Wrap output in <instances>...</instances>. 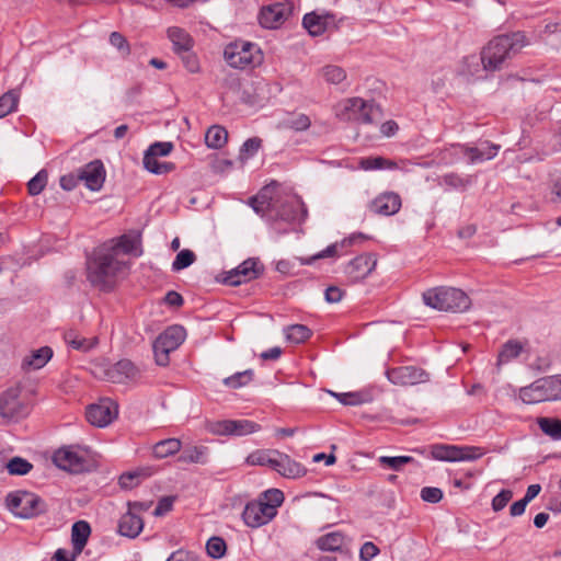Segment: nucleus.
Listing matches in <instances>:
<instances>
[{
	"mask_svg": "<svg viewBox=\"0 0 561 561\" xmlns=\"http://www.w3.org/2000/svg\"><path fill=\"white\" fill-rule=\"evenodd\" d=\"M248 205L261 217L282 220L288 224H300L307 217V208L302 199L293 193L284 192L273 181L248 201Z\"/></svg>",
	"mask_w": 561,
	"mask_h": 561,
	"instance_id": "obj_1",
	"label": "nucleus"
},
{
	"mask_svg": "<svg viewBox=\"0 0 561 561\" xmlns=\"http://www.w3.org/2000/svg\"><path fill=\"white\" fill-rule=\"evenodd\" d=\"M88 280L100 290H112L127 271V263L115 249L101 248L88 262Z\"/></svg>",
	"mask_w": 561,
	"mask_h": 561,
	"instance_id": "obj_2",
	"label": "nucleus"
},
{
	"mask_svg": "<svg viewBox=\"0 0 561 561\" xmlns=\"http://www.w3.org/2000/svg\"><path fill=\"white\" fill-rule=\"evenodd\" d=\"M528 45L522 32L500 35L491 39L481 51V62L486 71H497L506 61Z\"/></svg>",
	"mask_w": 561,
	"mask_h": 561,
	"instance_id": "obj_3",
	"label": "nucleus"
},
{
	"mask_svg": "<svg viewBox=\"0 0 561 561\" xmlns=\"http://www.w3.org/2000/svg\"><path fill=\"white\" fill-rule=\"evenodd\" d=\"M426 306L447 312H465L471 306L468 295L461 289L439 286L430 288L422 295Z\"/></svg>",
	"mask_w": 561,
	"mask_h": 561,
	"instance_id": "obj_4",
	"label": "nucleus"
},
{
	"mask_svg": "<svg viewBox=\"0 0 561 561\" xmlns=\"http://www.w3.org/2000/svg\"><path fill=\"white\" fill-rule=\"evenodd\" d=\"M284 502V493L279 489H268L261 493L254 502L248 503V527H260L270 523L277 508Z\"/></svg>",
	"mask_w": 561,
	"mask_h": 561,
	"instance_id": "obj_5",
	"label": "nucleus"
},
{
	"mask_svg": "<svg viewBox=\"0 0 561 561\" xmlns=\"http://www.w3.org/2000/svg\"><path fill=\"white\" fill-rule=\"evenodd\" d=\"M335 115L344 122L371 124L380 116V108L374 102L354 96L339 102L335 106Z\"/></svg>",
	"mask_w": 561,
	"mask_h": 561,
	"instance_id": "obj_6",
	"label": "nucleus"
},
{
	"mask_svg": "<svg viewBox=\"0 0 561 561\" xmlns=\"http://www.w3.org/2000/svg\"><path fill=\"white\" fill-rule=\"evenodd\" d=\"M518 396L526 404L561 400V375L539 378L520 388Z\"/></svg>",
	"mask_w": 561,
	"mask_h": 561,
	"instance_id": "obj_7",
	"label": "nucleus"
},
{
	"mask_svg": "<svg viewBox=\"0 0 561 561\" xmlns=\"http://www.w3.org/2000/svg\"><path fill=\"white\" fill-rule=\"evenodd\" d=\"M92 373L95 377L113 383L135 381L140 377L139 368L129 359H121L115 364L106 360L96 362L93 364Z\"/></svg>",
	"mask_w": 561,
	"mask_h": 561,
	"instance_id": "obj_8",
	"label": "nucleus"
},
{
	"mask_svg": "<svg viewBox=\"0 0 561 561\" xmlns=\"http://www.w3.org/2000/svg\"><path fill=\"white\" fill-rule=\"evenodd\" d=\"M20 385L8 388L0 394V416L8 421H19L30 413V405L21 399Z\"/></svg>",
	"mask_w": 561,
	"mask_h": 561,
	"instance_id": "obj_9",
	"label": "nucleus"
},
{
	"mask_svg": "<svg viewBox=\"0 0 561 561\" xmlns=\"http://www.w3.org/2000/svg\"><path fill=\"white\" fill-rule=\"evenodd\" d=\"M7 505L13 514L22 518H32L46 511L43 500L30 492L9 494Z\"/></svg>",
	"mask_w": 561,
	"mask_h": 561,
	"instance_id": "obj_10",
	"label": "nucleus"
},
{
	"mask_svg": "<svg viewBox=\"0 0 561 561\" xmlns=\"http://www.w3.org/2000/svg\"><path fill=\"white\" fill-rule=\"evenodd\" d=\"M431 455L440 461H473L484 455L482 448L477 446H457L436 444L431 447Z\"/></svg>",
	"mask_w": 561,
	"mask_h": 561,
	"instance_id": "obj_11",
	"label": "nucleus"
},
{
	"mask_svg": "<svg viewBox=\"0 0 561 561\" xmlns=\"http://www.w3.org/2000/svg\"><path fill=\"white\" fill-rule=\"evenodd\" d=\"M294 13L291 1H282L261 8L257 20L262 27L276 30L280 27Z\"/></svg>",
	"mask_w": 561,
	"mask_h": 561,
	"instance_id": "obj_12",
	"label": "nucleus"
},
{
	"mask_svg": "<svg viewBox=\"0 0 561 561\" xmlns=\"http://www.w3.org/2000/svg\"><path fill=\"white\" fill-rule=\"evenodd\" d=\"M386 375L391 383L403 387L426 382L428 380V374L415 366L389 368Z\"/></svg>",
	"mask_w": 561,
	"mask_h": 561,
	"instance_id": "obj_13",
	"label": "nucleus"
},
{
	"mask_svg": "<svg viewBox=\"0 0 561 561\" xmlns=\"http://www.w3.org/2000/svg\"><path fill=\"white\" fill-rule=\"evenodd\" d=\"M53 461L58 468L71 473H80L87 466L84 456L71 446L61 447L56 450Z\"/></svg>",
	"mask_w": 561,
	"mask_h": 561,
	"instance_id": "obj_14",
	"label": "nucleus"
},
{
	"mask_svg": "<svg viewBox=\"0 0 561 561\" xmlns=\"http://www.w3.org/2000/svg\"><path fill=\"white\" fill-rule=\"evenodd\" d=\"M87 420L94 426L104 427L117 416V404L110 399L101 400L87 409Z\"/></svg>",
	"mask_w": 561,
	"mask_h": 561,
	"instance_id": "obj_15",
	"label": "nucleus"
},
{
	"mask_svg": "<svg viewBox=\"0 0 561 561\" xmlns=\"http://www.w3.org/2000/svg\"><path fill=\"white\" fill-rule=\"evenodd\" d=\"M377 259L374 254L365 253L353 259L346 266L345 273L353 282L367 277L376 267Z\"/></svg>",
	"mask_w": 561,
	"mask_h": 561,
	"instance_id": "obj_16",
	"label": "nucleus"
},
{
	"mask_svg": "<svg viewBox=\"0 0 561 561\" xmlns=\"http://www.w3.org/2000/svg\"><path fill=\"white\" fill-rule=\"evenodd\" d=\"M401 205V197L398 193L383 192L369 203L368 209L376 215L391 216L400 210Z\"/></svg>",
	"mask_w": 561,
	"mask_h": 561,
	"instance_id": "obj_17",
	"label": "nucleus"
},
{
	"mask_svg": "<svg viewBox=\"0 0 561 561\" xmlns=\"http://www.w3.org/2000/svg\"><path fill=\"white\" fill-rule=\"evenodd\" d=\"M273 470L287 479H298L307 473L306 467L290 458L287 454L277 450V455L273 462Z\"/></svg>",
	"mask_w": 561,
	"mask_h": 561,
	"instance_id": "obj_18",
	"label": "nucleus"
},
{
	"mask_svg": "<svg viewBox=\"0 0 561 561\" xmlns=\"http://www.w3.org/2000/svg\"><path fill=\"white\" fill-rule=\"evenodd\" d=\"M105 169L100 160H94L79 170V178L91 191H100L105 181Z\"/></svg>",
	"mask_w": 561,
	"mask_h": 561,
	"instance_id": "obj_19",
	"label": "nucleus"
},
{
	"mask_svg": "<svg viewBox=\"0 0 561 561\" xmlns=\"http://www.w3.org/2000/svg\"><path fill=\"white\" fill-rule=\"evenodd\" d=\"M453 148L467 156L470 163H479L493 159L497 154L500 146L484 142L481 145V147L457 145L453 146Z\"/></svg>",
	"mask_w": 561,
	"mask_h": 561,
	"instance_id": "obj_20",
	"label": "nucleus"
},
{
	"mask_svg": "<svg viewBox=\"0 0 561 561\" xmlns=\"http://www.w3.org/2000/svg\"><path fill=\"white\" fill-rule=\"evenodd\" d=\"M453 148L467 156L470 163H479L493 159L497 154L500 146L484 142L481 145V147L457 145L453 146Z\"/></svg>",
	"mask_w": 561,
	"mask_h": 561,
	"instance_id": "obj_21",
	"label": "nucleus"
},
{
	"mask_svg": "<svg viewBox=\"0 0 561 561\" xmlns=\"http://www.w3.org/2000/svg\"><path fill=\"white\" fill-rule=\"evenodd\" d=\"M167 35L173 45L174 53L178 55L191 50L194 45L192 36L184 28L179 26L169 27Z\"/></svg>",
	"mask_w": 561,
	"mask_h": 561,
	"instance_id": "obj_22",
	"label": "nucleus"
},
{
	"mask_svg": "<svg viewBox=\"0 0 561 561\" xmlns=\"http://www.w3.org/2000/svg\"><path fill=\"white\" fill-rule=\"evenodd\" d=\"M185 330L181 325H171L164 330L154 341L159 345L168 347L169 351H175L185 340Z\"/></svg>",
	"mask_w": 561,
	"mask_h": 561,
	"instance_id": "obj_23",
	"label": "nucleus"
},
{
	"mask_svg": "<svg viewBox=\"0 0 561 561\" xmlns=\"http://www.w3.org/2000/svg\"><path fill=\"white\" fill-rule=\"evenodd\" d=\"M332 20L333 15L331 14L320 15L316 12H311L305 14L302 25L311 36H320L327 31V27Z\"/></svg>",
	"mask_w": 561,
	"mask_h": 561,
	"instance_id": "obj_24",
	"label": "nucleus"
},
{
	"mask_svg": "<svg viewBox=\"0 0 561 561\" xmlns=\"http://www.w3.org/2000/svg\"><path fill=\"white\" fill-rule=\"evenodd\" d=\"M144 528V520L131 511L125 513L118 523V531L122 536L135 538Z\"/></svg>",
	"mask_w": 561,
	"mask_h": 561,
	"instance_id": "obj_25",
	"label": "nucleus"
},
{
	"mask_svg": "<svg viewBox=\"0 0 561 561\" xmlns=\"http://www.w3.org/2000/svg\"><path fill=\"white\" fill-rule=\"evenodd\" d=\"M91 535V527L85 520H78L71 527V543L75 554H80Z\"/></svg>",
	"mask_w": 561,
	"mask_h": 561,
	"instance_id": "obj_26",
	"label": "nucleus"
},
{
	"mask_svg": "<svg viewBox=\"0 0 561 561\" xmlns=\"http://www.w3.org/2000/svg\"><path fill=\"white\" fill-rule=\"evenodd\" d=\"M244 422L243 421H216L207 424L208 432L215 435H243L244 432Z\"/></svg>",
	"mask_w": 561,
	"mask_h": 561,
	"instance_id": "obj_27",
	"label": "nucleus"
},
{
	"mask_svg": "<svg viewBox=\"0 0 561 561\" xmlns=\"http://www.w3.org/2000/svg\"><path fill=\"white\" fill-rule=\"evenodd\" d=\"M245 42H233L226 46L224 57L230 67L243 69L245 66Z\"/></svg>",
	"mask_w": 561,
	"mask_h": 561,
	"instance_id": "obj_28",
	"label": "nucleus"
},
{
	"mask_svg": "<svg viewBox=\"0 0 561 561\" xmlns=\"http://www.w3.org/2000/svg\"><path fill=\"white\" fill-rule=\"evenodd\" d=\"M53 356V350L49 346H43L33 351L28 356L24 357L22 362L23 369H41L43 368Z\"/></svg>",
	"mask_w": 561,
	"mask_h": 561,
	"instance_id": "obj_29",
	"label": "nucleus"
},
{
	"mask_svg": "<svg viewBox=\"0 0 561 561\" xmlns=\"http://www.w3.org/2000/svg\"><path fill=\"white\" fill-rule=\"evenodd\" d=\"M182 443L178 438H167L158 442L152 447V455L157 459H163L181 450Z\"/></svg>",
	"mask_w": 561,
	"mask_h": 561,
	"instance_id": "obj_30",
	"label": "nucleus"
},
{
	"mask_svg": "<svg viewBox=\"0 0 561 561\" xmlns=\"http://www.w3.org/2000/svg\"><path fill=\"white\" fill-rule=\"evenodd\" d=\"M358 168L364 171H375V170H383L397 169V163L392 160L386 159L383 157H365L358 160Z\"/></svg>",
	"mask_w": 561,
	"mask_h": 561,
	"instance_id": "obj_31",
	"label": "nucleus"
},
{
	"mask_svg": "<svg viewBox=\"0 0 561 561\" xmlns=\"http://www.w3.org/2000/svg\"><path fill=\"white\" fill-rule=\"evenodd\" d=\"M344 542V535L340 531H333L319 537L317 546L323 551H336L343 547Z\"/></svg>",
	"mask_w": 561,
	"mask_h": 561,
	"instance_id": "obj_32",
	"label": "nucleus"
},
{
	"mask_svg": "<svg viewBox=\"0 0 561 561\" xmlns=\"http://www.w3.org/2000/svg\"><path fill=\"white\" fill-rule=\"evenodd\" d=\"M227 130L218 125L209 127L205 134V144L208 148L220 149L227 142Z\"/></svg>",
	"mask_w": 561,
	"mask_h": 561,
	"instance_id": "obj_33",
	"label": "nucleus"
},
{
	"mask_svg": "<svg viewBox=\"0 0 561 561\" xmlns=\"http://www.w3.org/2000/svg\"><path fill=\"white\" fill-rule=\"evenodd\" d=\"M276 449H257L248 455V465L273 467Z\"/></svg>",
	"mask_w": 561,
	"mask_h": 561,
	"instance_id": "obj_34",
	"label": "nucleus"
},
{
	"mask_svg": "<svg viewBox=\"0 0 561 561\" xmlns=\"http://www.w3.org/2000/svg\"><path fill=\"white\" fill-rule=\"evenodd\" d=\"M523 344L517 340L507 341L499 353L497 364H506L518 357L523 351Z\"/></svg>",
	"mask_w": 561,
	"mask_h": 561,
	"instance_id": "obj_35",
	"label": "nucleus"
},
{
	"mask_svg": "<svg viewBox=\"0 0 561 561\" xmlns=\"http://www.w3.org/2000/svg\"><path fill=\"white\" fill-rule=\"evenodd\" d=\"M329 393L344 405H360L370 401L369 394L360 391L341 393L329 391Z\"/></svg>",
	"mask_w": 561,
	"mask_h": 561,
	"instance_id": "obj_36",
	"label": "nucleus"
},
{
	"mask_svg": "<svg viewBox=\"0 0 561 561\" xmlns=\"http://www.w3.org/2000/svg\"><path fill=\"white\" fill-rule=\"evenodd\" d=\"M287 341L299 344L306 342L312 334L311 330L304 324H293L284 329Z\"/></svg>",
	"mask_w": 561,
	"mask_h": 561,
	"instance_id": "obj_37",
	"label": "nucleus"
},
{
	"mask_svg": "<svg viewBox=\"0 0 561 561\" xmlns=\"http://www.w3.org/2000/svg\"><path fill=\"white\" fill-rule=\"evenodd\" d=\"M320 76L330 84H340L347 77L345 69L336 65L322 67L320 69Z\"/></svg>",
	"mask_w": 561,
	"mask_h": 561,
	"instance_id": "obj_38",
	"label": "nucleus"
},
{
	"mask_svg": "<svg viewBox=\"0 0 561 561\" xmlns=\"http://www.w3.org/2000/svg\"><path fill=\"white\" fill-rule=\"evenodd\" d=\"M144 167L146 170L153 174H165L171 172L174 169V164L171 162H159L158 158L145 152L144 156Z\"/></svg>",
	"mask_w": 561,
	"mask_h": 561,
	"instance_id": "obj_39",
	"label": "nucleus"
},
{
	"mask_svg": "<svg viewBox=\"0 0 561 561\" xmlns=\"http://www.w3.org/2000/svg\"><path fill=\"white\" fill-rule=\"evenodd\" d=\"M539 428L554 440L561 439V420L556 417L538 419Z\"/></svg>",
	"mask_w": 561,
	"mask_h": 561,
	"instance_id": "obj_40",
	"label": "nucleus"
},
{
	"mask_svg": "<svg viewBox=\"0 0 561 561\" xmlns=\"http://www.w3.org/2000/svg\"><path fill=\"white\" fill-rule=\"evenodd\" d=\"M138 244L139 240L137 238L124 234L117 240L115 244L103 248L115 249L117 256L121 257L122 254L134 253L137 250Z\"/></svg>",
	"mask_w": 561,
	"mask_h": 561,
	"instance_id": "obj_41",
	"label": "nucleus"
},
{
	"mask_svg": "<svg viewBox=\"0 0 561 561\" xmlns=\"http://www.w3.org/2000/svg\"><path fill=\"white\" fill-rule=\"evenodd\" d=\"M253 94L248 96V105L260 107L268 100L270 89L264 81L252 82Z\"/></svg>",
	"mask_w": 561,
	"mask_h": 561,
	"instance_id": "obj_42",
	"label": "nucleus"
},
{
	"mask_svg": "<svg viewBox=\"0 0 561 561\" xmlns=\"http://www.w3.org/2000/svg\"><path fill=\"white\" fill-rule=\"evenodd\" d=\"M245 277V261L240 263L236 268L222 273L220 282L228 286H239Z\"/></svg>",
	"mask_w": 561,
	"mask_h": 561,
	"instance_id": "obj_43",
	"label": "nucleus"
},
{
	"mask_svg": "<svg viewBox=\"0 0 561 561\" xmlns=\"http://www.w3.org/2000/svg\"><path fill=\"white\" fill-rule=\"evenodd\" d=\"M206 450L205 447L186 448L181 453L178 461L182 463H204L206 461Z\"/></svg>",
	"mask_w": 561,
	"mask_h": 561,
	"instance_id": "obj_44",
	"label": "nucleus"
},
{
	"mask_svg": "<svg viewBox=\"0 0 561 561\" xmlns=\"http://www.w3.org/2000/svg\"><path fill=\"white\" fill-rule=\"evenodd\" d=\"M19 103V94L11 90L0 96V118L15 111Z\"/></svg>",
	"mask_w": 561,
	"mask_h": 561,
	"instance_id": "obj_45",
	"label": "nucleus"
},
{
	"mask_svg": "<svg viewBox=\"0 0 561 561\" xmlns=\"http://www.w3.org/2000/svg\"><path fill=\"white\" fill-rule=\"evenodd\" d=\"M414 459L410 456H380L378 458V462L381 467L388 468L394 471H400L402 467L407 463L412 462Z\"/></svg>",
	"mask_w": 561,
	"mask_h": 561,
	"instance_id": "obj_46",
	"label": "nucleus"
},
{
	"mask_svg": "<svg viewBox=\"0 0 561 561\" xmlns=\"http://www.w3.org/2000/svg\"><path fill=\"white\" fill-rule=\"evenodd\" d=\"M7 469L10 474L24 476L33 469V465L24 458L13 457L7 463Z\"/></svg>",
	"mask_w": 561,
	"mask_h": 561,
	"instance_id": "obj_47",
	"label": "nucleus"
},
{
	"mask_svg": "<svg viewBox=\"0 0 561 561\" xmlns=\"http://www.w3.org/2000/svg\"><path fill=\"white\" fill-rule=\"evenodd\" d=\"M227 550L226 542L222 538L214 536L206 542V552L213 559H220Z\"/></svg>",
	"mask_w": 561,
	"mask_h": 561,
	"instance_id": "obj_48",
	"label": "nucleus"
},
{
	"mask_svg": "<svg viewBox=\"0 0 561 561\" xmlns=\"http://www.w3.org/2000/svg\"><path fill=\"white\" fill-rule=\"evenodd\" d=\"M195 260H196V255L192 250H188V249L181 250L176 254V256L172 263V270L174 272L182 271V270L188 267L190 265H192L195 262Z\"/></svg>",
	"mask_w": 561,
	"mask_h": 561,
	"instance_id": "obj_49",
	"label": "nucleus"
},
{
	"mask_svg": "<svg viewBox=\"0 0 561 561\" xmlns=\"http://www.w3.org/2000/svg\"><path fill=\"white\" fill-rule=\"evenodd\" d=\"M310 118L305 114H293L288 118L284 121V125L287 128L294 129L296 131H302L310 127Z\"/></svg>",
	"mask_w": 561,
	"mask_h": 561,
	"instance_id": "obj_50",
	"label": "nucleus"
},
{
	"mask_svg": "<svg viewBox=\"0 0 561 561\" xmlns=\"http://www.w3.org/2000/svg\"><path fill=\"white\" fill-rule=\"evenodd\" d=\"M471 183L470 178H462L456 173L445 174L440 179V184L454 190H465Z\"/></svg>",
	"mask_w": 561,
	"mask_h": 561,
	"instance_id": "obj_51",
	"label": "nucleus"
},
{
	"mask_svg": "<svg viewBox=\"0 0 561 561\" xmlns=\"http://www.w3.org/2000/svg\"><path fill=\"white\" fill-rule=\"evenodd\" d=\"M47 179H48L47 172L45 170H41L27 183L28 193L33 196L42 193L47 184Z\"/></svg>",
	"mask_w": 561,
	"mask_h": 561,
	"instance_id": "obj_52",
	"label": "nucleus"
},
{
	"mask_svg": "<svg viewBox=\"0 0 561 561\" xmlns=\"http://www.w3.org/2000/svg\"><path fill=\"white\" fill-rule=\"evenodd\" d=\"M344 243H345V241H343L341 244L333 243V244L329 245L327 249H324L323 251H321L308 259H299L300 264L301 265H310L319 259L333 257V256L337 255L339 248H342L344 245Z\"/></svg>",
	"mask_w": 561,
	"mask_h": 561,
	"instance_id": "obj_53",
	"label": "nucleus"
},
{
	"mask_svg": "<svg viewBox=\"0 0 561 561\" xmlns=\"http://www.w3.org/2000/svg\"><path fill=\"white\" fill-rule=\"evenodd\" d=\"M65 341L75 350L88 351L93 346V343L80 337L76 331H68L65 333Z\"/></svg>",
	"mask_w": 561,
	"mask_h": 561,
	"instance_id": "obj_54",
	"label": "nucleus"
},
{
	"mask_svg": "<svg viewBox=\"0 0 561 561\" xmlns=\"http://www.w3.org/2000/svg\"><path fill=\"white\" fill-rule=\"evenodd\" d=\"M110 43L115 47L124 57L130 55V45L126 37L119 32H112L110 34Z\"/></svg>",
	"mask_w": 561,
	"mask_h": 561,
	"instance_id": "obj_55",
	"label": "nucleus"
},
{
	"mask_svg": "<svg viewBox=\"0 0 561 561\" xmlns=\"http://www.w3.org/2000/svg\"><path fill=\"white\" fill-rule=\"evenodd\" d=\"M264 55L262 49L256 45L248 42V67L255 68L262 65Z\"/></svg>",
	"mask_w": 561,
	"mask_h": 561,
	"instance_id": "obj_56",
	"label": "nucleus"
},
{
	"mask_svg": "<svg viewBox=\"0 0 561 561\" xmlns=\"http://www.w3.org/2000/svg\"><path fill=\"white\" fill-rule=\"evenodd\" d=\"M141 471L125 472L119 477L118 483L123 489H133L139 484Z\"/></svg>",
	"mask_w": 561,
	"mask_h": 561,
	"instance_id": "obj_57",
	"label": "nucleus"
},
{
	"mask_svg": "<svg viewBox=\"0 0 561 561\" xmlns=\"http://www.w3.org/2000/svg\"><path fill=\"white\" fill-rule=\"evenodd\" d=\"M421 499L428 503H438L443 499V491L439 488L425 486L421 490Z\"/></svg>",
	"mask_w": 561,
	"mask_h": 561,
	"instance_id": "obj_58",
	"label": "nucleus"
},
{
	"mask_svg": "<svg viewBox=\"0 0 561 561\" xmlns=\"http://www.w3.org/2000/svg\"><path fill=\"white\" fill-rule=\"evenodd\" d=\"M264 273V265L257 257H248V280L259 278Z\"/></svg>",
	"mask_w": 561,
	"mask_h": 561,
	"instance_id": "obj_59",
	"label": "nucleus"
},
{
	"mask_svg": "<svg viewBox=\"0 0 561 561\" xmlns=\"http://www.w3.org/2000/svg\"><path fill=\"white\" fill-rule=\"evenodd\" d=\"M156 363L159 366H167L170 362V353L168 347L159 345L157 341L152 345Z\"/></svg>",
	"mask_w": 561,
	"mask_h": 561,
	"instance_id": "obj_60",
	"label": "nucleus"
},
{
	"mask_svg": "<svg viewBox=\"0 0 561 561\" xmlns=\"http://www.w3.org/2000/svg\"><path fill=\"white\" fill-rule=\"evenodd\" d=\"M513 497V492L511 490H502L497 495H495L492 500V508L494 512L502 511L508 502Z\"/></svg>",
	"mask_w": 561,
	"mask_h": 561,
	"instance_id": "obj_61",
	"label": "nucleus"
},
{
	"mask_svg": "<svg viewBox=\"0 0 561 561\" xmlns=\"http://www.w3.org/2000/svg\"><path fill=\"white\" fill-rule=\"evenodd\" d=\"M182 58V61L184 64V67L191 72V73H197L199 71V61L197 56L192 53L191 50L186 53L179 54Z\"/></svg>",
	"mask_w": 561,
	"mask_h": 561,
	"instance_id": "obj_62",
	"label": "nucleus"
},
{
	"mask_svg": "<svg viewBox=\"0 0 561 561\" xmlns=\"http://www.w3.org/2000/svg\"><path fill=\"white\" fill-rule=\"evenodd\" d=\"M173 149L172 142L164 141V142H154L151 145L146 152L154 156V157H165L168 156Z\"/></svg>",
	"mask_w": 561,
	"mask_h": 561,
	"instance_id": "obj_63",
	"label": "nucleus"
},
{
	"mask_svg": "<svg viewBox=\"0 0 561 561\" xmlns=\"http://www.w3.org/2000/svg\"><path fill=\"white\" fill-rule=\"evenodd\" d=\"M167 561H203L202 558L192 551L187 550H176L174 551Z\"/></svg>",
	"mask_w": 561,
	"mask_h": 561,
	"instance_id": "obj_64",
	"label": "nucleus"
}]
</instances>
